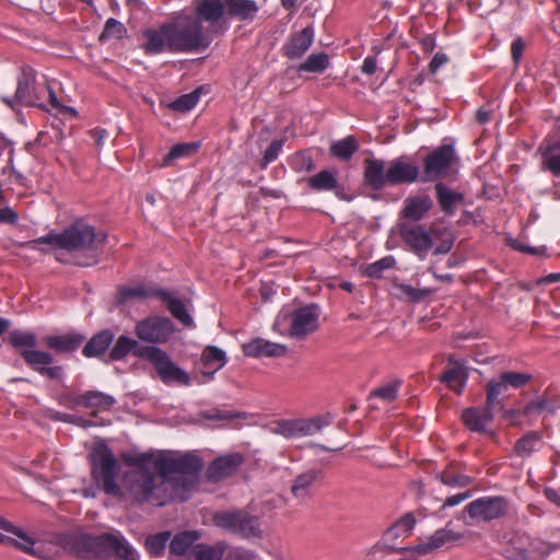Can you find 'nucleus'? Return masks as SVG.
I'll use <instances>...</instances> for the list:
<instances>
[{"label":"nucleus","mask_w":560,"mask_h":560,"mask_svg":"<svg viewBox=\"0 0 560 560\" xmlns=\"http://www.w3.org/2000/svg\"><path fill=\"white\" fill-rule=\"evenodd\" d=\"M165 296L160 295L159 299L167 304V310L172 316L184 326L191 327L194 325V320L188 313L184 302L177 298H173L167 290H165Z\"/></svg>","instance_id":"obj_40"},{"label":"nucleus","mask_w":560,"mask_h":560,"mask_svg":"<svg viewBox=\"0 0 560 560\" xmlns=\"http://www.w3.org/2000/svg\"><path fill=\"white\" fill-rule=\"evenodd\" d=\"M145 348H153V346H140L136 339L121 335L115 340L112 349L109 350L108 360L121 361L129 353H132L137 358L143 359V357L139 353H141V351Z\"/></svg>","instance_id":"obj_29"},{"label":"nucleus","mask_w":560,"mask_h":560,"mask_svg":"<svg viewBox=\"0 0 560 560\" xmlns=\"http://www.w3.org/2000/svg\"><path fill=\"white\" fill-rule=\"evenodd\" d=\"M106 234L96 233L95 229L83 222L77 221L60 233L50 232L27 243L31 249L42 250L40 245H49L52 248L65 249L69 253L86 252L74 264L88 267L97 262V252L105 243Z\"/></svg>","instance_id":"obj_2"},{"label":"nucleus","mask_w":560,"mask_h":560,"mask_svg":"<svg viewBox=\"0 0 560 560\" xmlns=\"http://www.w3.org/2000/svg\"><path fill=\"white\" fill-rule=\"evenodd\" d=\"M448 58L443 52H436L429 63V70H438L447 62Z\"/></svg>","instance_id":"obj_64"},{"label":"nucleus","mask_w":560,"mask_h":560,"mask_svg":"<svg viewBox=\"0 0 560 560\" xmlns=\"http://www.w3.org/2000/svg\"><path fill=\"white\" fill-rule=\"evenodd\" d=\"M511 509V502L503 495H485L478 498L465 508L470 518L481 522H492L505 517Z\"/></svg>","instance_id":"obj_13"},{"label":"nucleus","mask_w":560,"mask_h":560,"mask_svg":"<svg viewBox=\"0 0 560 560\" xmlns=\"http://www.w3.org/2000/svg\"><path fill=\"white\" fill-rule=\"evenodd\" d=\"M495 407H489L487 404L482 408H468L462 419L467 428L474 432H485L487 424L493 419V410Z\"/></svg>","instance_id":"obj_28"},{"label":"nucleus","mask_w":560,"mask_h":560,"mask_svg":"<svg viewBox=\"0 0 560 560\" xmlns=\"http://www.w3.org/2000/svg\"><path fill=\"white\" fill-rule=\"evenodd\" d=\"M77 405L85 408L109 409L115 402V398L110 395L98 390H88L78 395Z\"/></svg>","instance_id":"obj_37"},{"label":"nucleus","mask_w":560,"mask_h":560,"mask_svg":"<svg viewBox=\"0 0 560 560\" xmlns=\"http://www.w3.org/2000/svg\"><path fill=\"white\" fill-rule=\"evenodd\" d=\"M256 557L255 552L244 547H231L223 556V560H254Z\"/></svg>","instance_id":"obj_59"},{"label":"nucleus","mask_w":560,"mask_h":560,"mask_svg":"<svg viewBox=\"0 0 560 560\" xmlns=\"http://www.w3.org/2000/svg\"><path fill=\"white\" fill-rule=\"evenodd\" d=\"M320 470L310 469L299 475L291 487L292 494L300 500H304L310 497L311 487L320 476Z\"/></svg>","instance_id":"obj_39"},{"label":"nucleus","mask_w":560,"mask_h":560,"mask_svg":"<svg viewBox=\"0 0 560 560\" xmlns=\"http://www.w3.org/2000/svg\"><path fill=\"white\" fill-rule=\"evenodd\" d=\"M11 346L21 350V357L35 372L51 381H61L65 377L62 365H54V357L50 352L35 350L37 337L33 331L14 329L10 332Z\"/></svg>","instance_id":"obj_7"},{"label":"nucleus","mask_w":560,"mask_h":560,"mask_svg":"<svg viewBox=\"0 0 560 560\" xmlns=\"http://www.w3.org/2000/svg\"><path fill=\"white\" fill-rule=\"evenodd\" d=\"M526 44L521 36H517L511 44V56L515 67H518L523 52L525 50Z\"/></svg>","instance_id":"obj_61"},{"label":"nucleus","mask_w":560,"mask_h":560,"mask_svg":"<svg viewBox=\"0 0 560 560\" xmlns=\"http://www.w3.org/2000/svg\"><path fill=\"white\" fill-rule=\"evenodd\" d=\"M165 296V289H159L145 284H137L133 287H121L117 292V303L124 304L131 299H147Z\"/></svg>","instance_id":"obj_31"},{"label":"nucleus","mask_w":560,"mask_h":560,"mask_svg":"<svg viewBox=\"0 0 560 560\" xmlns=\"http://www.w3.org/2000/svg\"><path fill=\"white\" fill-rule=\"evenodd\" d=\"M244 463L241 453H232L214 459L207 469V479L218 482L233 476Z\"/></svg>","instance_id":"obj_19"},{"label":"nucleus","mask_w":560,"mask_h":560,"mask_svg":"<svg viewBox=\"0 0 560 560\" xmlns=\"http://www.w3.org/2000/svg\"><path fill=\"white\" fill-rule=\"evenodd\" d=\"M314 28L312 25L304 27L300 32L291 34L288 42L283 45L282 51L290 59L302 57L313 43Z\"/></svg>","instance_id":"obj_24"},{"label":"nucleus","mask_w":560,"mask_h":560,"mask_svg":"<svg viewBox=\"0 0 560 560\" xmlns=\"http://www.w3.org/2000/svg\"><path fill=\"white\" fill-rule=\"evenodd\" d=\"M553 413V407L546 399L539 398L529 401L521 411L523 416L540 415L542 412Z\"/></svg>","instance_id":"obj_56"},{"label":"nucleus","mask_w":560,"mask_h":560,"mask_svg":"<svg viewBox=\"0 0 560 560\" xmlns=\"http://www.w3.org/2000/svg\"><path fill=\"white\" fill-rule=\"evenodd\" d=\"M200 535L196 530L182 532L173 537L170 542V552L175 556H183L199 539Z\"/></svg>","instance_id":"obj_43"},{"label":"nucleus","mask_w":560,"mask_h":560,"mask_svg":"<svg viewBox=\"0 0 560 560\" xmlns=\"http://www.w3.org/2000/svg\"><path fill=\"white\" fill-rule=\"evenodd\" d=\"M433 208V201L427 192H419L409 196L404 201V208L400 215L412 222L422 220Z\"/></svg>","instance_id":"obj_21"},{"label":"nucleus","mask_w":560,"mask_h":560,"mask_svg":"<svg viewBox=\"0 0 560 560\" xmlns=\"http://www.w3.org/2000/svg\"><path fill=\"white\" fill-rule=\"evenodd\" d=\"M229 549V544L220 540L214 545L196 544L192 546L191 553L195 560H223V556Z\"/></svg>","instance_id":"obj_35"},{"label":"nucleus","mask_w":560,"mask_h":560,"mask_svg":"<svg viewBox=\"0 0 560 560\" xmlns=\"http://www.w3.org/2000/svg\"><path fill=\"white\" fill-rule=\"evenodd\" d=\"M448 364H453V366L446 370L440 380L451 389L460 394L468 377L467 370L462 363L454 361L452 358H450Z\"/></svg>","instance_id":"obj_33"},{"label":"nucleus","mask_w":560,"mask_h":560,"mask_svg":"<svg viewBox=\"0 0 560 560\" xmlns=\"http://www.w3.org/2000/svg\"><path fill=\"white\" fill-rule=\"evenodd\" d=\"M0 528L4 532L13 534L18 539L13 538V542H9V546L15 547L19 550L28 553L33 557L43 559V550L39 547H35L36 541L30 535H27L22 528L14 526L11 522L0 516Z\"/></svg>","instance_id":"obj_22"},{"label":"nucleus","mask_w":560,"mask_h":560,"mask_svg":"<svg viewBox=\"0 0 560 560\" xmlns=\"http://www.w3.org/2000/svg\"><path fill=\"white\" fill-rule=\"evenodd\" d=\"M200 148V142H185L177 143L171 148L168 153L164 158V165H168L173 160L191 156L197 153Z\"/></svg>","instance_id":"obj_47"},{"label":"nucleus","mask_w":560,"mask_h":560,"mask_svg":"<svg viewBox=\"0 0 560 560\" xmlns=\"http://www.w3.org/2000/svg\"><path fill=\"white\" fill-rule=\"evenodd\" d=\"M438 478L443 485L452 488H465L474 482L471 477L460 474L456 475L450 468L444 469Z\"/></svg>","instance_id":"obj_50"},{"label":"nucleus","mask_w":560,"mask_h":560,"mask_svg":"<svg viewBox=\"0 0 560 560\" xmlns=\"http://www.w3.org/2000/svg\"><path fill=\"white\" fill-rule=\"evenodd\" d=\"M163 31L170 37L172 52H201L212 44V38L189 13H182L172 22L163 24Z\"/></svg>","instance_id":"obj_6"},{"label":"nucleus","mask_w":560,"mask_h":560,"mask_svg":"<svg viewBox=\"0 0 560 560\" xmlns=\"http://www.w3.org/2000/svg\"><path fill=\"white\" fill-rule=\"evenodd\" d=\"M91 476L108 495H119L121 488L117 483L119 465L113 451L103 442L94 445L89 454Z\"/></svg>","instance_id":"obj_8"},{"label":"nucleus","mask_w":560,"mask_h":560,"mask_svg":"<svg viewBox=\"0 0 560 560\" xmlns=\"http://www.w3.org/2000/svg\"><path fill=\"white\" fill-rule=\"evenodd\" d=\"M456 160L457 155L452 144L435 148L422 161L421 183L442 182L451 175Z\"/></svg>","instance_id":"obj_12"},{"label":"nucleus","mask_w":560,"mask_h":560,"mask_svg":"<svg viewBox=\"0 0 560 560\" xmlns=\"http://www.w3.org/2000/svg\"><path fill=\"white\" fill-rule=\"evenodd\" d=\"M58 544L66 552L81 559L109 558L115 555L120 560H136L133 548L125 538L114 534L92 536L69 533L61 535Z\"/></svg>","instance_id":"obj_4"},{"label":"nucleus","mask_w":560,"mask_h":560,"mask_svg":"<svg viewBox=\"0 0 560 560\" xmlns=\"http://www.w3.org/2000/svg\"><path fill=\"white\" fill-rule=\"evenodd\" d=\"M144 43L142 47L145 54H160L170 51V37L163 31V25L159 30H147L143 33Z\"/></svg>","instance_id":"obj_34"},{"label":"nucleus","mask_w":560,"mask_h":560,"mask_svg":"<svg viewBox=\"0 0 560 560\" xmlns=\"http://www.w3.org/2000/svg\"><path fill=\"white\" fill-rule=\"evenodd\" d=\"M202 417L207 420L213 421H233L240 418L241 413L231 410L213 409L210 411H205Z\"/></svg>","instance_id":"obj_60"},{"label":"nucleus","mask_w":560,"mask_h":560,"mask_svg":"<svg viewBox=\"0 0 560 560\" xmlns=\"http://www.w3.org/2000/svg\"><path fill=\"white\" fill-rule=\"evenodd\" d=\"M542 167L553 176H560V140L542 151Z\"/></svg>","instance_id":"obj_45"},{"label":"nucleus","mask_w":560,"mask_h":560,"mask_svg":"<svg viewBox=\"0 0 560 560\" xmlns=\"http://www.w3.org/2000/svg\"><path fill=\"white\" fill-rule=\"evenodd\" d=\"M291 167L295 172H311L315 168L314 160L308 151H300L291 158Z\"/></svg>","instance_id":"obj_52"},{"label":"nucleus","mask_w":560,"mask_h":560,"mask_svg":"<svg viewBox=\"0 0 560 560\" xmlns=\"http://www.w3.org/2000/svg\"><path fill=\"white\" fill-rule=\"evenodd\" d=\"M359 142L354 136H348L341 140L335 141L329 148L331 156L340 161H349L358 151Z\"/></svg>","instance_id":"obj_41"},{"label":"nucleus","mask_w":560,"mask_h":560,"mask_svg":"<svg viewBox=\"0 0 560 560\" xmlns=\"http://www.w3.org/2000/svg\"><path fill=\"white\" fill-rule=\"evenodd\" d=\"M541 446L542 435L538 431H529L516 441L514 453L522 458H527L538 452Z\"/></svg>","instance_id":"obj_36"},{"label":"nucleus","mask_w":560,"mask_h":560,"mask_svg":"<svg viewBox=\"0 0 560 560\" xmlns=\"http://www.w3.org/2000/svg\"><path fill=\"white\" fill-rule=\"evenodd\" d=\"M318 307L315 304L306 305L291 313H279L272 329L280 335L292 338H304L318 328Z\"/></svg>","instance_id":"obj_9"},{"label":"nucleus","mask_w":560,"mask_h":560,"mask_svg":"<svg viewBox=\"0 0 560 560\" xmlns=\"http://www.w3.org/2000/svg\"><path fill=\"white\" fill-rule=\"evenodd\" d=\"M399 385L400 382H396L377 387L371 393V397L382 398L390 402L396 399Z\"/></svg>","instance_id":"obj_57"},{"label":"nucleus","mask_w":560,"mask_h":560,"mask_svg":"<svg viewBox=\"0 0 560 560\" xmlns=\"http://www.w3.org/2000/svg\"><path fill=\"white\" fill-rule=\"evenodd\" d=\"M329 67V56L326 52L312 54L298 70H325Z\"/></svg>","instance_id":"obj_54"},{"label":"nucleus","mask_w":560,"mask_h":560,"mask_svg":"<svg viewBox=\"0 0 560 560\" xmlns=\"http://www.w3.org/2000/svg\"><path fill=\"white\" fill-rule=\"evenodd\" d=\"M115 335L110 329H103L93 335L84 345L82 354L85 358H101L114 342Z\"/></svg>","instance_id":"obj_27"},{"label":"nucleus","mask_w":560,"mask_h":560,"mask_svg":"<svg viewBox=\"0 0 560 560\" xmlns=\"http://www.w3.org/2000/svg\"><path fill=\"white\" fill-rule=\"evenodd\" d=\"M462 537V534L454 532L450 528V525H446L444 528L436 530L429 541L418 544L410 549L418 555H427L443 547L447 542L456 541Z\"/></svg>","instance_id":"obj_26"},{"label":"nucleus","mask_w":560,"mask_h":560,"mask_svg":"<svg viewBox=\"0 0 560 560\" xmlns=\"http://www.w3.org/2000/svg\"><path fill=\"white\" fill-rule=\"evenodd\" d=\"M273 81L280 84L282 93L293 91L302 81L298 72H281L273 78Z\"/></svg>","instance_id":"obj_53"},{"label":"nucleus","mask_w":560,"mask_h":560,"mask_svg":"<svg viewBox=\"0 0 560 560\" xmlns=\"http://www.w3.org/2000/svg\"><path fill=\"white\" fill-rule=\"evenodd\" d=\"M171 538L170 532H162L154 535H150L145 539V548L153 557H160L166 547L167 541Z\"/></svg>","instance_id":"obj_49"},{"label":"nucleus","mask_w":560,"mask_h":560,"mask_svg":"<svg viewBox=\"0 0 560 560\" xmlns=\"http://www.w3.org/2000/svg\"><path fill=\"white\" fill-rule=\"evenodd\" d=\"M212 522L218 528L245 539L262 536L259 517L244 509L217 512Z\"/></svg>","instance_id":"obj_10"},{"label":"nucleus","mask_w":560,"mask_h":560,"mask_svg":"<svg viewBox=\"0 0 560 560\" xmlns=\"http://www.w3.org/2000/svg\"><path fill=\"white\" fill-rule=\"evenodd\" d=\"M306 182L308 187L315 191L335 190L338 188V179L336 175L327 170H323L308 177Z\"/></svg>","instance_id":"obj_42"},{"label":"nucleus","mask_w":560,"mask_h":560,"mask_svg":"<svg viewBox=\"0 0 560 560\" xmlns=\"http://www.w3.org/2000/svg\"><path fill=\"white\" fill-rule=\"evenodd\" d=\"M127 34L125 25L114 18H109L104 25L98 40L105 43L110 39H122Z\"/></svg>","instance_id":"obj_46"},{"label":"nucleus","mask_w":560,"mask_h":560,"mask_svg":"<svg viewBox=\"0 0 560 560\" xmlns=\"http://www.w3.org/2000/svg\"><path fill=\"white\" fill-rule=\"evenodd\" d=\"M395 289L399 292V298H405L412 303L421 302L422 300H424L425 298L430 296L433 293V290L431 289H417L406 283L395 284Z\"/></svg>","instance_id":"obj_48"},{"label":"nucleus","mask_w":560,"mask_h":560,"mask_svg":"<svg viewBox=\"0 0 560 560\" xmlns=\"http://www.w3.org/2000/svg\"><path fill=\"white\" fill-rule=\"evenodd\" d=\"M509 386L503 382L501 374L498 378L490 380L486 385V401L489 407L503 408L500 396L508 390Z\"/></svg>","instance_id":"obj_44"},{"label":"nucleus","mask_w":560,"mask_h":560,"mask_svg":"<svg viewBox=\"0 0 560 560\" xmlns=\"http://www.w3.org/2000/svg\"><path fill=\"white\" fill-rule=\"evenodd\" d=\"M332 420L334 417L330 413L312 419L281 420L276 423L272 431L287 439L313 435L319 432L324 427L329 425Z\"/></svg>","instance_id":"obj_16"},{"label":"nucleus","mask_w":560,"mask_h":560,"mask_svg":"<svg viewBox=\"0 0 560 560\" xmlns=\"http://www.w3.org/2000/svg\"><path fill=\"white\" fill-rule=\"evenodd\" d=\"M209 92L210 85H199L192 92L178 96L176 100L170 103L168 107L178 113H187L197 105L201 94H207Z\"/></svg>","instance_id":"obj_38"},{"label":"nucleus","mask_w":560,"mask_h":560,"mask_svg":"<svg viewBox=\"0 0 560 560\" xmlns=\"http://www.w3.org/2000/svg\"><path fill=\"white\" fill-rule=\"evenodd\" d=\"M243 352L252 358H280L287 354L288 348L284 345L271 342L262 338H256L243 345Z\"/></svg>","instance_id":"obj_25"},{"label":"nucleus","mask_w":560,"mask_h":560,"mask_svg":"<svg viewBox=\"0 0 560 560\" xmlns=\"http://www.w3.org/2000/svg\"><path fill=\"white\" fill-rule=\"evenodd\" d=\"M18 213L12 208L5 207L0 209V223L14 225L18 223Z\"/></svg>","instance_id":"obj_62"},{"label":"nucleus","mask_w":560,"mask_h":560,"mask_svg":"<svg viewBox=\"0 0 560 560\" xmlns=\"http://www.w3.org/2000/svg\"><path fill=\"white\" fill-rule=\"evenodd\" d=\"M203 366L202 375L207 380H212L213 375L226 363L225 352L214 346H207L200 358Z\"/></svg>","instance_id":"obj_30"},{"label":"nucleus","mask_w":560,"mask_h":560,"mask_svg":"<svg viewBox=\"0 0 560 560\" xmlns=\"http://www.w3.org/2000/svg\"><path fill=\"white\" fill-rule=\"evenodd\" d=\"M402 241L420 259H424L433 246V238L424 225L402 223L399 225Z\"/></svg>","instance_id":"obj_18"},{"label":"nucleus","mask_w":560,"mask_h":560,"mask_svg":"<svg viewBox=\"0 0 560 560\" xmlns=\"http://www.w3.org/2000/svg\"><path fill=\"white\" fill-rule=\"evenodd\" d=\"M470 497H471V491H466L463 493H457V494L451 495L444 501L443 508L455 506V505L462 503L463 501L467 500Z\"/></svg>","instance_id":"obj_63"},{"label":"nucleus","mask_w":560,"mask_h":560,"mask_svg":"<svg viewBox=\"0 0 560 560\" xmlns=\"http://www.w3.org/2000/svg\"><path fill=\"white\" fill-rule=\"evenodd\" d=\"M47 82H37L33 72H22L18 80V86L14 94V101L4 98L3 102L13 107V103L18 102L24 106L43 108V98L46 96Z\"/></svg>","instance_id":"obj_15"},{"label":"nucleus","mask_w":560,"mask_h":560,"mask_svg":"<svg viewBox=\"0 0 560 560\" xmlns=\"http://www.w3.org/2000/svg\"><path fill=\"white\" fill-rule=\"evenodd\" d=\"M173 332V322L164 316H150L135 327L137 337L149 343H165Z\"/></svg>","instance_id":"obj_17"},{"label":"nucleus","mask_w":560,"mask_h":560,"mask_svg":"<svg viewBox=\"0 0 560 560\" xmlns=\"http://www.w3.org/2000/svg\"><path fill=\"white\" fill-rule=\"evenodd\" d=\"M225 18H236L240 21L253 20L259 8L254 0H223Z\"/></svg>","instance_id":"obj_32"},{"label":"nucleus","mask_w":560,"mask_h":560,"mask_svg":"<svg viewBox=\"0 0 560 560\" xmlns=\"http://www.w3.org/2000/svg\"><path fill=\"white\" fill-rule=\"evenodd\" d=\"M86 340V336L78 330H70L63 335L47 336L44 339L46 347L56 353H73Z\"/></svg>","instance_id":"obj_20"},{"label":"nucleus","mask_w":560,"mask_h":560,"mask_svg":"<svg viewBox=\"0 0 560 560\" xmlns=\"http://www.w3.org/2000/svg\"><path fill=\"white\" fill-rule=\"evenodd\" d=\"M139 354L154 365L163 383L168 384L175 382L186 386L190 384L188 373L173 363L164 350L153 346V348L143 349Z\"/></svg>","instance_id":"obj_14"},{"label":"nucleus","mask_w":560,"mask_h":560,"mask_svg":"<svg viewBox=\"0 0 560 560\" xmlns=\"http://www.w3.org/2000/svg\"><path fill=\"white\" fill-rule=\"evenodd\" d=\"M283 141L282 140H272L269 147L266 149L264 156L260 161V167L267 168V166L276 161L279 156V153L282 149Z\"/></svg>","instance_id":"obj_58"},{"label":"nucleus","mask_w":560,"mask_h":560,"mask_svg":"<svg viewBox=\"0 0 560 560\" xmlns=\"http://www.w3.org/2000/svg\"><path fill=\"white\" fill-rule=\"evenodd\" d=\"M364 185L372 190H382L387 186L421 183V171L409 158L399 156L386 163L380 159L364 160Z\"/></svg>","instance_id":"obj_5"},{"label":"nucleus","mask_w":560,"mask_h":560,"mask_svg":"<svg viewBox=\"0 0 560 560\" xmlns=\"http://www.w3.org/2000/svg\"><path fill=\"white\" fill-rule=\"evenodd\" d=\"M434 192L441 211L450 217L456 213L457 207L465 200L463 192L453 189L443 182L435 183Z\"/></svg>","instance_id":"obj_23"},{"label":"nucleus","mask_w":560,"mask_h":560,"mask_svg":"<svg viewBox=\"0 0 560 560\" xmlns=\"http://www.w3.org/2000/svg\"><path fill=\"white\" fill-rule=\"evenodd\" d=\"M189 15L205 25L212 40L229 28L223 0H194Z\"/></svg>","instance_id":"obj_11"},{"label":"nucleus","mask_w":560,"mask_h":560,"mask_svg":"<svg viewBox=\"0 0 560 560\" xmlns=\"http://www.w3.org/2000/svg\"><path fill=\"white\" fill-rule=\"evenodd\" d=\"M153 468L172 482L174 497L180 502L189 499L203 468V460L191 452L160 451L154 453Z\"/></svg>","instance_id":"obj_3"},{"label":"nucleus","mask_w":560,"mask_h":560,"mask_svg":"<svg viewBox=\"0 0 560 560\" xmlns=\"http://www.w3.org/2000/svg\"><path fill=\"white\" fill-rule=\"evenodd\" d=\"M503 382L515 389L526 386L532 380V375L523 372H503L501 373Z\"/></svg>","instance_id":"obj_55"},{"label":"nucleus","mask_w":560,"mask_h":560,"mask_svg":"<svg viewBox=\"0 0 560 560\" xmlns=\"http://www.w3.org/2000/svg\"><path fill=\"white\" fill-rule=\"evenodd\" d=\"M125 464L133 469L127 470L122 476V488L133 502L163 506L176 500L172 491L170 479L153 472L154 452H144L137 455H122Z\"/></svg>","instance_id":"obj_1"},{"label":"nucleus","mask_w":560,"mask_h":560,"mask_svg":"<svg viewBox=\"0 0 560 560\" xmlns=\"http://www.w3.org/2000/svg\"><path fill=\"white\" fill-rule=\"evenodd\" d=\"M395 264L396 260L393 256H385L377 261L368 265L364 269V275L370 278L380 279L382 278L383 272L385 270L392 269Z\"/></svg>","instance_id":"obj_51"}]
</instances>
